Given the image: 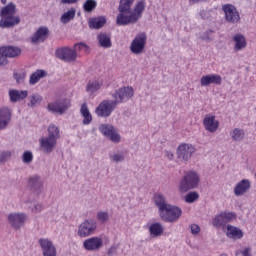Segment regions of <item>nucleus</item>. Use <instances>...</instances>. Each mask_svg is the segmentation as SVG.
<instances>
[{
    "label": "nucleus",
    "instance_id": "43",
    "mask_svg": "<svg viewBox=\"0 0 256 256\" xmlns=\"http://www.w3.org/2000/svg\"><path fill=\"white\" fill-rule=\"evenodd\" d=\"M96 219L99 221V223H107V221L110 219L109 212L98 211L96 214Z\"/></svg>",
    "mask_w": 256,
    "mask_h": 256
},
{
    "label": "nucleus",
    "instance_id": "19",
    "mask_svg": "<svg viewBox=\"0 0 256 256\" xmlns=\"http://www.w3.org/2000/svg\"><path fill=\"white\" fill-rule=\"evenodd\" d=\"M50 33L51 32L49 31V28L47 26H41L31 36V42L32 43H44V41H47V39H49Z\"/></svg>",
    "mask_w": 256,
    "mask_h": 256
},
{
    "label": "nucleus",
    "instance_id": "33",
    "mask_svg": "<svg viewBox=\"0 0 256 256\" xmlns=\"http://www.w3.org/2000/svg\"><path fill=\"white\" fill-rule=\"evenodd\" d=\"M48 139H52L53 141H58V139H60L61 137V131L59 130V127H57V125L55 124H51L48 129Z\"/></svg>",
    "mask_w": 256,
    "mask_h": 256
},
{
    "label": "nucleus",
    "instance_id": "38",
    "mask_svg": "<svg viewBox=\"0 0 256 256\" xmlns=\"http://www.w3.org/2000/svg\"><path fill=\"white\" fill-rule=\"evenodd\" d=\"M13 77H14L16 83L21 85V83H25V79L27 77V72L23 69L17 70L16 72H14Z\"/></svg>",
    "mask_w": 256,
    "mask_h": 256
},
{
    "label": "nucleus",
    "instance_id": "59",
    "mask_svg": "<svg viewBox=\"0 0 256 256\" xmlns=\"http://www.w3.org/2000/svg\"><path fill=\"white\" fill-rule=\"evenodd\" d=\"M2 5H7V0H0Z\"/></svg>",
    "mask_w": 256,
    "mask_h": 256
},
{
    "label": "nucleus",
    "instance_id": "7",
    "mask_svg": "<svg viewBox=\"0 0 256 256\" xmlns=\"http://www.w3.org/2000/svg\"><path fill=\"white\" fill-rule=\"evenodd\" d=\"M147 45V34L145 32L138 33L130 44V51L133 55H143Z\"/></svg>",
    "mask_w": 256,
    "mask_h": 256
},
{
    "label": "nucleus",
    "instance_id": "26",
    "mask_svg": "<svg viewBox=\"0 0 256 256\" xmlns=\"http://www.w3.org/2000/svg\"><path fill=\"white\" fill-rule=\"evenodd\" d=\"M80 115L82 117L83 125H91V123H93V115L91 114V111H89V106H87V103H83L81 105Z\"/></svg>",
    "mask_w": 256,
    "mask_h": 256
},
{
    "label": "nucleus",
    "instance_id": "52",
    "mask_svg": "<svg viewBox=\"0 0 256 256\" xmlns=\"http://www.w3.org/2000/svg\"><path fill=\"white\" fill-rule=\"evenodd\" d=\"M192 235H199L201 233V228L197 224H192L190 226Z\"/></svg>",
    "mask_w": 256,
    "mask_h": 256
},
{
    "label": "nucleus",
    "instance_id": "9",
    "mask_svg": "<svg viewBox=\"0 0 256 256\" xmlns=\"http://www.w3.org/2000/svg\"><path fill=\"white\" fill-rule=\"evenodd\" d=\"M7 221L12 229L18 231V229H21L29 221V215L25 212H12L8 214Z\"/></svg>",
    "mask_w": 256,
    "mask_h": 256
},
{
    "label": "nucleus",
    "instance_id": "15",
    "mask_svg": "<svg viewBox=\"0 0 256 256\" xmlns=\"http://www.w3.org/2000/svg\"><path fill=\"white\" fill-rule=\"evenodd\" d=\"M69 107H71V100L63 99L49 103L48 111H51V113H57L58 115H63Z\"/></svg>",
    "mask_w": 256,
    "mask_h": 256
},
{
    "label": "nucleus",
    "instance_id": "1",
    "mask_svg": "<svg viewBox=\"0 0 256 256\" xmlns=\"http://www.w3.org/2000/svg\"><path fill=\"white\" fill-rule=\"evenodd\" d=\"M133 3H135V0H120L118 6L119 13L116 17L117 25H134L143 17V13H145L147 8V2L145 0H138L131 11Z\"/></svg>",
    "mask_w": 256,
    "mask_h": 256
},
{
    "label": "nucleus",
    "instance_id": "49",
    "mask_svg": "<svg viewBox=\"0 0 256 256\" xmlns=\"http://www.w3.org/2000/svg\"><path fill=\"white\" fill-rule=\"evenodd\" d=\"M75 51H83L84 53H89V46L83 42L77 43L74 45Z\"/></svg>",
    "mask_w": 256,
    "mask_h": 256
},
{
    "label": "nucleus",
    "instance_id": "34",
    "mask_svg": "<svg viewBox=\"0 0 256 256\" xmlns=\"http://www.w3.org/2000/svg\"><path fill=\"white\" fill-rule=\"evenodd\" d=\"M43 77H47V72L45 70H37L31 74L29 83L30 85H37Z\"/></svg>",
    "mask_w": 256,
    "mask_h": 256
},
{
    "label": "nucleus",
    "instance_id": "51",
    "mask_svg": "<svg viewBox=\"0 0 256 256\" xmlns=\"http://www.w3.org/2000/svg\"><path fill=\"white\" fill-rule=\"evenodd\" d=\"M240 255L242 256H253V248L247 246V247H244L242 248L240 251H239Z\"/></svg>",
    "mask_w": 256,
    "mask_h": 256
},
{
    "label": "nucleus",
    "instance_id": "3",
    "mask_svg": "<svg viewBox=\"0 0 256 256\" xmlns=\"http://www.w3.org/2000/svg\"><path fill=\"white\" fill-rule=\"evenodd\" d=\"M200 177L195 171H188L180 180L178 185L179 193H187L191 189H197L199 187Z\"/></svg>",
    "mask_w": 256,
    "mask_h": 256
},
{
    "label": "nucleus",
    "instance_id": "24",
    "mask_svg": "<svg viewBox=\"0 0 256 256\" xmlns=\"http://www.w3.org/2000/svg\"><path fill=\"white\" fill-rule=\"evenodd\" d=\"M226 237H228V239H233V241H239V239H243V230H241V228L237 227V226H233L231 224H228L226 226Z\"/></svg>",
    "mask_w": 256,
    "mask_h": 256
},
{
    "label": "nucleus",
    "instance_id": "22",
    "mask_svg": "<svg viewBox=\"0 0 256 256\" xmlns=\"http://www.w3.org/2000/svg\"><path fill=\"white\" fill-rule=\"evenodd\" d=\"M21 55V50L19 47L15 46H2L0 47V57H4V59H7L9 57L10 59H13L15 57H19Z\"/></svg>",
    "mask_w": 256,
    "mask_h": 256
},
{
    "label": "nucleus",
    "instance_id": "41",
    "mask_svg": "<svg viewBox=\"0 0 256 256\" xmlns=\"http://www.w3.org/2000/svg\"><path fill=\"white\" fill-rule=\"evenodd\" d=\"M83 9L85 13H92L97 9V1L95 0H86L83 4Z\"/></svg>",
    "mask_w": 256,
    "mask_h": 256
},
{
    "label": "nucleus",
    "instance_id": "37",
    "mask_svg": "<svg viewBox=\"0 0 256 256\" xmlns=\"http://www.w3.org/2000/svg\"><path fill=\"white\" fill-rule=\"evenodd\" d=\"M125 155V151L118 150L110 154V161H112V163H123V161H125Z\"/></svg>",
    "mask_w": 256,
    "mask_h": 256
},
{
    "label": "nucleus",
    "instance_id": "13",
    "mask_svg": "<svg viewBox=\"0 0 256 256\" xmlns=\"http://www.w3.org/2000/svg\"><path fill=\"white\" fill-rule=\"evenodd\" d=\"M55 53L56 57L61 61H65V63H72L78 57L77 50L69 47L58 48Z\"/></svg>",
    "mask_w": 256,
    "mask_h": 256
},
{
    "label": "nucleus",
    "instance_id": "6",
    "mask_svg": "<svg viewBox=\"0 0 256 256\" xmlns=\"http://www.w3.org/2000/svg\"><path fill=\"white\" fill-rule=\"evenodd\" d=\"M197 148L191 143H182L176 149L177 159L182 163H189L195 155Z\"/></svg>",
    "mask_w": 256,
    "mask_h": 256
},
{
    "label": "nucleus",
    "instance_id": "35",
    "mask_svg": "<svg viewBox=\"0 0 256 256\" xmlns=\"http://www.w3.org/2000/svg\"><path fill=\"white\" fill-rule=\"evenodd\" d=\"M103 82L101 80H90L86 86L87 93H95L101 89Z\"/></svg>",
    "mask_w": 256,
    "mask_h": 256
},
{
    "label": "nucleus",
    "instance_id": "32",
    "mask_svg": "<svg viewBox=\"0 0 256 256\" xmlns=\"http://www.w3.org/2000/svg\"><path fill=\"white\" fill-rule=\"evenodd\" d=\"M230 137L232 141L236 143H241L245 139V130L241 128H234L230 131Z\"/></svg>",
    "mask_w": 256,
    "mask_h": 256
},
{
    "label": "nucleus",
    "instance_id": "30",
    "mask_svg": "<svg viewBox=\"0 0 256 256\" xmlns=\"http://www.w3.org/2000/svg\"><path fill=\"white\" fill-rule=\"evenodd\" d=\"M232 39L234 41V51H242L247 47V40L242 34H236Z\"/></svg>",
    "mask_w": 256,
    "mask_h": 256
},
{
    "label": "nucleus",
    "instance_id": "10",
    "mask_svg": "<svg viewBox=\"0 0 256 256\" xmlns=\"http://www.w3.org/2000/svg\"><path fill=\"white\" fill-rule=\"evenodd\" d=\"M115 100H104L95 109L97 117H111V114L117 109Z\"/></svg>",
    "mask_w": 256,
    "mask_h": 256
},
{
    "label": "nucleus",
    "instance_id": "20",
    "mask_svg": "<svg viewBox=\"0 0 256 256\" xmlns=\"http://www.w3.org/2000/svg\"><path fill=\"white\" fill-rule=\"evenodd\" d=\"M223 78L219 74H207L201 77V87H209V85H221Z\"/></svg>",
    "mask_w": 256,
    "mask_h": 256
},
{
    "label": "nucleus",
    "instance_id": "45",
    "mask_svg": "<svg viewBox=\"0 0 256 256\" xmlns=\"http://www.w3.org/2000/svg\"><path fill=\"white\" fill-rule=\"evenodd\" d=\"M199 199V193L197 192H189L184 196V201L186 203H195Z\"/></svg>",
    "mask_w": 256,
    "mask_h": 256
},
{
    "label": "nucleus",
    "instance_id": "40",
    "mask_svg": "<svg viewBox=\"0 0 256 256\" xmlns=\"http://www.w3.org/2000/svg\"><path fill=\"white\" fill-rule=\"evenodd\" d=\"M99 131L100 133H102V135H104V137L108 138V136L115 131V127H113V125L110 124H101L99 126Z\"/></svg>",
    "mask_w": 256,
    "mask_h": 256
},
{
    "label": "nucleus",
    "instance_id": "23",
    "mask_svg": "<svg viewBox=\"0 0 256 256\" xmlns=\"http://www.w3.org/2000/svg\"><path fill=\"white\" fill-rule=\"evenodd\" d=\"M148 232L151 239H157L165 233V227L161 222H154L148 225Z\"/></svg>",
    "mask_w": 256,
    "mask_h": 256
},
{
    "label": "nucleus",
    "instance_id": "42",
    "mask_svg": "<svg viewBox=\"0 0 256 256\" xmlns=\"http://www.w3.org/2000/svg\"><path fill=\"white\" fill-rule=\"evenodd\" d=\"M29 184L32 187H41V185H43V178L39 175H33L29 179Z\"/></svg>",
    "mask_w": 256,
    "mask_h": 256
},
{
    "label": "nucleus",
    "instance_id": "48",
    "mask_svg": "<svg viewBox=\"0 0 256 256\" xmlns=\"http://www.w3.org/2000/svg\"><path fill=\"white\" fill-rule=\"evenodd\" d=\"M107 139L112 141V143H121V135L119 134L117 129H114Z\"/></svg>",
    "mask_w": 256,
    "mask_h": 256
},
{
    "label": "nucleus",
    "instance_id": "21",
    "mask_svg": "<svg viewBox=\"0 0 256 256\" xmlns=\"http://www.w3.org/2000/svg\"><path fill=\"white\" fill-rule=\"evenodd\" d=\"M28 96L29 91L27 90L10 89L8 91L10 103H21V101H25V99H27Z\"/></svg>",
    "mask_w": 256,
    "mask_h": 256
},
{
    "label": "nucleus",
    "instance_id": "60",
    "mask_svg": "<svg viewBox=\"0 0 256 256\" xmlns=\"http://www.w3.org/2000/svg\"><path fill=\"white\" fill-rule=\"evenodd\" d=\"M220 256H227V254H221Z\"/></svg>",
    "mask_w": 256,
    "mask_h": 256
},
{
    "label": "nucleus",
    "instance_id": "47",
    "mask_svg": "<svg viewBox=\"0 0 256 256\" xmlns=\"http://www.w3.org/2000/svg\"><path fill=\"white\" fill-rule=\"evenodd\" d=\"M22 161L26 165L33 163V152H31L29 150L25 151L22 155Z\"/></svg>",
    "mask_w": 256,
    "mask_h": 256
},
{
    "label": "nucleus",
    "instance_id": "56",
    "mask_svg": "<svg viewBox=\"0 0 256 256\" xmlns=\"http://www.w3.org/2000/svg\"><path fill=\"white\" fill-rule=\"evenodd\" d=\"M113 251H115V247H111V248L108 250V255H113Z\"/></svg>",
    "mask_w": 256,
    "mask_h": 256
},
{
    "label": "nucleus",
    "instance_id": "11",
    "mask_svg": "<svg viewBox=\"0 0 256 256\" xmlns=\"http://www.w3.org/2000/svg\"><path fill=\"white\" fill-rule=\"evenodd\" d=\"M135 95V90L131 86H125L118 89L112 94V97L117 105L119 103H127L129 99H133Z\"/></svg>",
    "mask_w": 256,
    "mask_h": 256
},
{
    "label": "nucleus",
    "instance_id": "2",
    "mask_svg": "<svg viewBox=\"0 0 256 256\" xmlns=\"http://www.w3.org/2000/svg\"><path fill=\"white\" fill-rule=\"evenodd\" d=\"M21 23V16L17 15V5L9 2L0 10V29H13Z\"/></svg>",
    "mask_w": 256,
    "mask_h": 256
},
{
    "label": "nucleus",
    "instance_id": "44",
    "mask_svg": "<svg viewBox=\"0 0 256 256\" xmlns=\"http://www.w3.org/2000/svg\"><path fill=\"white\" fill-rule=\"evenodd\" d=\"M222 215L224 216V221L226 223H231V221H235L237 219V213L231 211H222Z\"/></svg>",
    "mask_w": 256,
    "mask_h": 256
},
{
    "label": "nucleus",
    "instance_id": "54",
    "mask_svg": "<svg viewBox=\"0 0 256 256\" xmlns=\"http://www.w3.org/2000/svg\"><path fill=\"white\" fill-rule=\"evenodd\" d=\"M165 157L167 159H169V161H173V159H175V154H173V152H171V151H166L165 152Z\"/></svg>",
    "mask_w": 256,
    "mask_h": 256
},
{
    "label": "nucleus",
    "instance_id": "5",
    "mask_svg": "<svg viewBox=\"0 0 256 256\" xmlns=\"http://www.w3.org/2000/svg\"><path fill=\"white\" fill-rule=\"evenodd\" d=\"M97 232V221L93 218L84 220L78 225L77 235L80 239H87Z\"/></svg>",
    "mask_w": 256,
    "mask_h": 256
},
{
    "label": "nucleus",
    "instance_id": "4",
    "mask_svg": "<svg viewBox=\"0 0 256 256\" xmlns=\"http://www.w3.org/2000/svg\"><path fill=\"white\" fill-rule=\"evenodd\" d=\"M181 215H183V210L179 206L168 204L159 217L166 223H177Z\"/></svg>",
    "mask_w": 256,
    "mask_h": 256
},
{
    "label": "nucleus",
    "instance_id": "8",
    "mask_svg": "<svg viewBox=\"0 0 256 256\" xmlns=\"http://www.w3.org/2000/svg\"><path fill=\"white\" fill-rule=\"evenodd\" d=\"M82 247L85 249V251H89L91 253L101 251V249L105 247V239L103 236L89 237L83 241Z\"/></svg>",
    "mask_w": 256,
    "mask_h": 256
},
{
    "label": "nucleus",
    "instance_id": "57",
    "mask_svg": "<svg viewBox=\"0 0 256 256\" xmlns=\"http://www.w3.org/2000/svg\"><path fill=\"white\" fill-rule=\"evenodd\" d=\"M203 0H189L190 3H201Z\"/></svg>",
    "mask_w": 256,
    "mask_h": 256
},
{
    "label": "nucleus",
    "instance_id": "17",
    "mask_svg": "<svg viewBox=\"0 0 256 256\" xmlns=\"http://www.w3.org/2000/svg\"><path fill=\"white\" fill-rule=\"evenodd\" d=\"M219 120H217V117L212 114H207L203 119V126L205 131H208V133H217L219 130Z\"/></svg>",
    "mask_w": 256,
    "mask_h": 256
},
{
    "label": "nucleus",
    "instance_id": "58",
    "mask_svg": "<svg viewBox=\"0 0 256 256\" xmlns=\"http://www.w3.org/2000/svg\"><path fill=\"white\" fill-rule=\"evenodd\" d=\"M204 41H213V38L211 37H203Z\"/></svg>",
    "mask_w": 256,
    "mask_h": 256
},
{
    "label": "nucleus",
    "instance_id": "14",
    "mask_svg": "<svg viewBox=\"0 0 256 256\" xmlns=\"http://www.w3.org/2000/svg\"><path fill=\"white\" fill-rule=\"evenodd\" d=\"M13 119V110L9 106L0 107V131H5L11 125Z\"/></svg>",
    "mask_w": 256,
    "mask_h": 256
},
{
    "label": "nucleus",
    "instance_id": "12",
    "mask_svg": "<svg viewBox=\"0 0 256 256\" xmlns=\"http://www.w3.org/2000/svg\"><path fill=\"white\" fill-rule=\"evenodd\" d=\"M38 245L43 256H57V246L55 242L49 238H40Z\"/></svg>",
    "mask_w": 256,
    "mask_h": 256
},
{
    "label": "nucleus",
    "instance_id": "31",
    "mask_svg": "<svg viewBox=\"0 0 256 256\" xmlns=\"http://www.w3.org/2000/svg\"><path fill=\"white\" fill-rule=\"evenodd\" d=\"M76 14L77 10L75 8H70L61 15L60 22L63 23V25H67V23H71V21L75 19Z\"/></svg>",
    "mask_w": 256,
    "mask_h": 256
},
{
    "label": "nucleus",
    "instance_id": "28",
    "mask_svg": "<svg viewBox=\"0 0 256 256\" xmlns=\"http://www.w3.org/2000/svg\"><path fill=\"white\" fill-rule=\"evenodd\" d=\"M105 23H107V18H105V16L94 17L88 20V26L90 29H101Z\"/></svg>",
    "mask_w": 256,
    "mask_h": 256
},
{
    "label": "nucleus",
    "instance_id": "53",
    "mask_svg": "<svg viewBox=\"0 0 256 256\" xmlns=\"http://www.w3.org/2000/svg\"><path fill=\"white\" fill-rule=\"evenodd\" d=\"M79 0H60L62 5H75Z\"/></svg>",
    "mask_w": 256,
    "mask_h": 256
},
{
    "label": "nucleus",
    "instance_id": "50",
    "mask_svg": "<svg viewBox=\"0 0 256 256\" xmlns=\"http://www.w3.org/2000/svg\"><path fill=\"white\" fill-rule=\"evenodd\" d=\"M32 213L37 215L38 213H41L42 211H45V205L43 203H35L31 208Z\"/></svg>",
    "mask_w": 256,
    "mask_h": 256
},
{
    "label": "nucleus",
    "instance_id": "36",
    "mask_svg": "<svg viewBox=\"0 0 256 256\" xmlns=\"http://www.w3.org/2000/svg\"><path fill=\"white\" fill-rule=\"evenodd\" d=\"M226 224L227 222H225V217L223 216V212L216 214L212 219V225L216 229H221V227H224V225Z\"/></svg>",
    "mask_w": 256,
    "mask_h": 256
},
{
    "label": "nucleus",
    "instance_id": "25",
    "mask_svg": "<svg viewBox=\"0 0 256 256\" xmlns=\"http://www.w3.org/2000/svg\"><path fill=\"white\" fill-rule=\"evenodd\" d=\"M40 143V149L43 151V153H53L55 151V147H57V141L46 137H42L39 140Z\"/></svg>",
    "mask_w": 256,
    "mask_h": 256
},
{
    "label": "nucleus",
    "instance_id": "29",
    "mask_svg": "<svg viewBox=\"0 0 256 256\" xmlns=\"http://www.w3.org/2000/svg\"><path fill=\"white\" fill-rule=\"evenodd\" d=\"M97 39L100 47H103L104 49H111L113 46V43L111 42V35L107 33L98 34Z\"/></svg>",
    "mask_w": 256,
    "mask_h": 256
},
{
    "label": "nucleus",
    "instance_id": "46",
    "mask_svg": "<svg viewBox=\"0 0 256 256\" xmlns=\"http://www.w3.org/2000/svg\"><path fill=\"white\" fill-rule=\"evenodd\" d=\"M13 152L11 150H2L0 151V163H6L11 159Z\"/></svg>",
    "mask_w": 256,
    "mask_h": 256
},
{
    "label": "nucleus",
    "instance_id": "16",
    "mask_svg": "<svg viewBox=\"0 0 256 256\" xmlns=\"http://www.w3.org/2000/svg\"><path fill=\"white\" fill-rule=\"evenodd\" d=\"M222 11H224L225 19L228 21V23H239L241 17L239 16L237 8H235L232 4L223 5Z\"/></svg>",
    "mask_w": 256,
    "mask_h": 256
},
{
    "label": "nucleus",
    "instance_id": "55",
    "mask_svg": "<svg viewBox=\"0 0 256 256\" xmlns=\"http://www.w3.org/2000/svg\"><path fill=\"white\" fill-rule=\"evenodd\" d=\"M0 65H7V58L0 56Z\"/></svg>",
    "mask_w": 256,
    "mask_h": 256
},
{
    "label": "nucleus",
    "instance_id": "27",
    "mask_svg": "<svg viewBox=\"0 0 256 256\" xmlns=\"http://www.w3.org/2000/svg\"><path fill=\"white\" fill-rule=\"evenodd\" d=\"M153 201L155 206L158 208L159 215L167 208L168 205H170L167 202V198H165L163 194H159V193L154 195Z\"/></svg>",
    "mask_w": 256,
    "mask_h": 256
},
{
    "label": "nucleus",
    "instance_id": "18",
    "mask_svg": "<svg viewBox=\"0 0 256 256\" xmlns=\"http://www.w3.org/2000/svg\"><path fill=\"white\" fill-rule=\"evenodd\" d=\"M251 190V180L242 179L236 183L233 189V193L235 197H243V195H247Z\"/></svg>",
    "mask_w": 256,
    "mask_h": 256
},
{
    "label": "nucleus",
    "instance_id": "39",
    "mask_svg": "<svg viewBox=\"0 0 256 256\" xmlns=\"http://www.w3.org/2000/svg\"><path fill=\"white\" fill-rule=\"evenodd\" d=\"M28 99V107H37V105H41V101H43V97L39 94H32Z\"/></svg>",
    "mask_w": 256,
    "mask_h": 256
}]
</instances>
